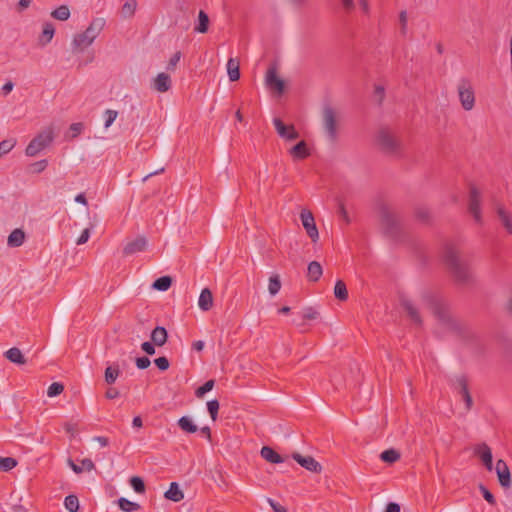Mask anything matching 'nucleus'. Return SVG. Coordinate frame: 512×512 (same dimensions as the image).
<instances>
[{"instance_id":"56","label":"nucleus","mask_w":512,"mask_h":512,"mask_svg":"<svg viewBox=\"0 0 512 512\" xmlns=\"http://www.w3.org/2000/svg\"><path fill=\"white\" fill-rule=\"evenodd\" d=\"M338 215L339 217L346 223V224H349L350 223V218L348 216V213H347V210L345 208V205L342 201H339L338 202Z\"/></svg>"},{"instance_id":"63","label":"nucleus","mask_w":512,"mask_h":512,"mask_svg":"<svg viewBox=\"0 0 512 512\" xmlns=\"http://www.w3.org/2000/svg\"><path fill=\"white\" fill-rule=\"evenodd\" d=\"M385 512H400V505L395 502H390L386 505Z\"/></svg>"},{"instance_id":"43","label":"nucleus","mask_w":512,"mask_h":512,"mask_svg":"<svg viewBox=\"0 0 512 512\" xmlns=\"http://www.w3.org/2000/svg\"><path fill=\"white\" fill-rule=\"evenodd\" d=\"M415 217L421 221V222H424V223H427L429 222L430 220V211L428 208L424 207V206H418L415 208Z\"/></svg>"},{"instance_id":"15","label":"nucleus","mask_w":512,"mask_h":512,"mask_svg":"<svg viewBox=\"0 0 512 512\" xmlns=\"http://www.w3.org/2000/svg\"><path fill=\"white\" fill-rule=\"evenodd\" d=\"M147 247V239L144 236H138L134 240L128 242L123 248V254L125 256L133 255L138 252H142Z\"/></svg>"},{"instance_id":"33","label":"nucleus","mask_w":512,"mask_h":512,"mask_svg":"<svg viewBox=\"0 0 512 512\" xmlns=\"http://www.w3.org/2000/svg\"><path fill=\"white\" fill-rule=\"evenodd\" d=\"M334 295L340 301H346L348 299V291L344 281L338 280L335 283Z\"/></svg>"},{"instance_id":"52","label":"nucleus","mask_w":512,"mask_h":512,"mask_svg":"<svg viewBox=\"0 0 512 512\" xmlns=\"http://www.w3.org/2000/svg\"><path fill=\"white\" fill-rule=\"evenodd\" d=\"M180 59H181V52L180 51L175 52L172 55V57L170 58L166 69L168 71H174L176 69V66H177L178 62L180 61Z\"/></svg>"},{"instance_id":"46","label":"nucleus","mask_w":512,"mask_h":512,"mask_svg":"<svg viewBox=\"0 0 512 512\" xmlns=\"http://www.w3.org/2000/svg\"><path fill=\"white\" fill-rule=\"evenodd\" d=\"M48 166V161L46 159H42L40 161L34 162L29 165V172L33 174H38L43 172Z\"/></svg>"},{"instance_id":"24","label":"nucleus","mask_w":512,"mask_h":512,"mask_svg":"<svg viewBox=\"0 0 512 512\" xmlns=\"http://www.w3.org/2000/svg\"><path fill=\"white\" fill-rule=\"evenodd\" d=\"M25 233L22 229H14L7 239V244L9 247H19L24 243Z\"/></svg>"},{"instance_id":"28","label":"nucleus","mask_w":512,"mask_h":512,"mask_svg":"<svg viewBox=\"0 0 512 512\" xmlns=\"http://www.w3.org/2000/svg\"><path fill=\"white\" fill-rule=\"evenodd\" d=\"M402 306L403 308L405 309V311L407 312V314L409 315V317L411 318L412 321H414L416 324H421L422 323V320H421V317L419 315V312L418 310L416 309V307L413 305V303L409 300H403L402 301Z\"/></svg>"},{"instance_id":"8","label":"nucleus","mask_w":512,"mask_h":512,"mask_svg":"<svg viewBox=\"0 0 512 512\" xmlns=\"http://www.w3.org/2000/svg\"><path fill=\"white\" fill-rule=\"evenodd\" d=\"M300 218L307 235L310 237L312 242H317L319 239V233L312 212L307 209H303L300 213Z\"/></svg>"},{"instance_id":"31","label":"nucleus","mask_w":512,"mask_h":512,"mask_svg":"<svg viewBox=\"0 0 512 512\" xmlns=\"http://www.w3.org/2000/svg\"><path fill=\"white\" fill-rule=\"evenodd\" d=\"M172 285V278L170 276H162L157 278L152 287L158 291H167Z\"/></svg>"},{"instance_id":"3","label":"nucleus","mask_w":512,"mask_h":512,"mask_svg":"<svg viewBox=\"0 0 512 512\" xmlns=\"http://www.w3.org/2000/svg\"><path fill=\"white\" fill-rule=\"evenodd\" d=\"M322 122L328 139L335 143L338 139V112L331 105H325L322 109Z\"/></svg>"},{"instance_id":"40","label":"nucleus","mask_w":512,"mask_h":512,"mask_svg":"<svg viewBox=\"0 0 512 512\" xmlns=\"http://www.w3.org/2000/svg\"><path fill=\"white\" fill-rule=\"evenodd\" d=\"M136 7H137L136 0H129V1L125 2L121 9V13H122L123 17H125V18L132 17L135 13Z\"/></svg>"},{"instance_id":"59","label":"nucleus","mask_w":512,"mask_h":512,"mask_svg":"<svg viewBox=\"0 0 512 512\" xmlns=\"http://www.w3.org/2000/svg\"><path fill=\"white\" fill-rule=\"evenodd\" d=\"M83 130V124L82 123H73L70 125V131L72 132V137H77Z\"/></svg>"},{"instance_id":"55","label":"nucleus","mask_w":512,"mask_h":512,"mask_svg":"<svg viewBox=\"0 0 512 512\" xmlns=\"http://www.w3.org/2000/svg\"><path fill=\"white\" fill-rule=\"evenodd\" d=\"M318 311L313 307H307L303 311V319L304 320H314L318 317Z\"/></svg>"},{"instance_id":"12","label":"nucleus","mask_w":512,"mask_h":512,"mask_svg":"<svg viewBox=\"0 0 512 512\" xmlns=\"http://www.w3.org/2000/svg\"><path fill=\"white\" fill-rule=\"evenodd\" d=\"M475 456L479 457L483 462L484 466L488 471H491L493 468V456L491 448L486 443L478 444L474 447Z\"/></svg>"},{"instance_id":"6","label":"nucleus","mask_w":512,"mask_h":512,"mask_svg":"<svg viewBox=\"0 0 512 512\" xmlns=\"http://www.w3.org/2000/svg\"><path fill=\"white\" fill-rule=\"evenodd\" d=\"M379 214L385 233L390 236L396 235L400 227L398 217L390 210L386 204L380 205Z\"/></svg>"},{"instance_id":"34","label":"nucleus","mask_w":512,"mask_h":512,"mask_svg":"<svg viewBox=\"0 0 512 512\" xmlns=\"http://www.w3.org/2000/svg\"><path fill=\"white\" fill-rule=\"evenodd\" d=\"M178 426L187 433H195L198 430L197 426L187 416H183L178 420Z\"/></svg>"},{"instance_id":"62","label":"nucleus","mask_w":512,"mask_h":512,"mask_svg":"<svg viewBox=\"0 0 512 512\" xmlns=\"http://www.w3.org/2000/svg\"><path fill=\"white\" fill-rule=\"evenodd\" d=\"M81 464H82V468L83 469H86L87 471H91L95 468V465L93 463V461L89 458H85L81 461Z\"/></svg>"},{"instance_id":"48","label":"nucleus","mask_w":512,"mask_h":512,"mask_svg":"<svg viewBox=\"0 0 512 512\" xmlns=\"http://www.w3.org/2000/svg\"><path fill=\"white\" fill-rule=\"evenodd\" d=\"M64 390V385L60 382H53L47 390V395L49 397H56L60 395Z\"/></svg>"},{"instance_id":"22","label":"nucleus","mask_w":512,"mask_h":512,"mask_svg":"<svg viewBox=\"0 0 512 512\" xmlns=\"http://www.w3.org/2000/svg\"><path fill=\"white\" fill-rule=\"evenodd\" d=\"M260 454H261L262 458H264L267 462H270L273 464H279V463L284 462V458L271 447H268V446L262 447Z\"/></svg>"},{"instance_id":"18","label":"nucleus","mask_w":512,"mask_h":512,"mask_svg":"<svg viewBox=\"0 0 512 512\" xmlns=\"http://www.w3.org/2000/svg\"><path fill=\"white\" fill-rule=\"evenodd\" d=\"M172 81L167 73H159L153 80L152 88L160 93H165L170 90Z\"/></svg>"},{"instance_id":"51","label":"nucleus","mask_w":512,"mask_h":512,"mask_svg":"<svg viewBox=\"0 0 512 512\" xmlns=\"http://www.w3.org/2000/svg\"><path fill=\"white\" fill-rule=\"evenodd\" d=\"M479 489L482 492V495H483L484 499L490 505H495L496 504V499H495L494 495L483 484L479 485Z\"/></svg>"},{"instance_id":"14","label":"nucleus","mask_w":512,"mask_h":512,"mask_svg":"<svg viewBox=\"0 0 512 512\" xmlns=\"http://www.w3.org/2000/svg\"><path fill=\"white\" fill-rule=\"evenodd\" d=\"M496 473L499 479V483L503 488H509L511 486V474L506 462L499 459L496 462Z\"/></svg>"},{"instance_id":"5","label":"nucleus","mask_w":512,"mask_h":512,"mask_svg":"<svg viewBox=\"0 0 512 512\" xmlns=\"http://www.w3.org/2000/svg\"><path fill=\"white\" fill-rule=\"evenodd\" d=\"M53 141L52 130H45L35 136L27 145L25 153L27 156H36Z\"/></svg>"},{"instance_id":"45","label":"nucleus","mask_w":512,"mask_h":512,"mask_svg":"<svg viewBox=\"0 0 512 512\" xmlns=\"http://www.w3.org/2000/svg\"><path fill=\"white\" fill-rule=\"evenodd\" d=\"M214 385L215 381L213 379L206 381L202 386L195 390V396L197 398H202L207 392L213 389Z\"/></svg>"},{"instance_id":"30","label":"nucleus","mask_w":512,"mask_h":512,"mask_svg":"<svg viewBox=\"0 0 512 512\" xmlns=\"http://www.w3.org/2000/svg\"><path fill=\"white\" fill-rule=\"evenodd\" d=\"M400 457H401L400 452L393 448L387 449L380 454V459L383 462H386L389 464L395 463L396 461H398L400 459Z\"/></svg>"},{"instance_id":"42","label":"nucleus","mask_w":512,"mask_h":512,"mask_svg":"<svg viewBox=\"0 0 512 512\" xmlns=\"http://www.w3.org/2000/svg\"><path fill=\"white\" fill-rule=\"evenodd\" d=\"M17 141L14 138L5 139L0 142V158L9 153L16 145Z\"/></svg>"},{"instance_id":"35","label":"nucleus","mask_w":512,"mask_h":512,"mask_svg":"<svg viewBox=\"0 0 512 512\" xmlns=\"http://www.w3.org/2000/svg\"><path fill=\"white\" fill-rule=\"evenodd\" d=\"M54 32H55L54 26L51 23H45L43 26L42 35L40 37L41 43L43 45L48 44L52 40V38L54 36Z\"/></svg>"},{"instance_id":"32","label":"nucleus","mask_w":512,"mask_h":512,"mask_svg":"<svg viewBox=\"0 0 512 512\" xmlns=\"http://www.w3.org/2000/svg\"><path fill=\"white\" fill-rule=\"evenodd\" d=\"M117 503L119 508L124 512H133L141 508L138 503L132 502L124 497L119 498Z\"/></svg>"},{"instance_id":"16","label":"nucleus","mask_w":512,"mask_h":512,"mask_svg":"<svg viewBox=\"0 0 512 512\" xmlns=\"http://www.w3.org/2000/svg\"><path fill=\"white\" fill-rule=\"evenodd\" d=\"M431 310L436 318L442 322H448L450 319L449 309L446 303L441 300L434 299L431 302Z\"/></svg>"},{"instance_id":"38","label":"nucleus","mask_w":512,"mask_h":512,"mask_svg":"<svg viewBox=\"0 0 512 512\" xmlns=\"http://www.w3.org/2000/svg\"><path fill=\"white\" fill-rule=\"evenodd\" d=\"M64 506L69 512H77L79 510V500L76 495H68L64 499Z\"/></svg>"},{"instance_id":"10","label":"nucleus","mask_w":512,"mask_h":512,"mask_svg":"<svg viewBox=\"0 0 512 512\" xmlns=\"http://www.w3.org/2000/svg\"><path fill=\"white\" fill-rule=\"evenodd\" d=\"M480 192L474 185H471L469 192L468 210L472 214L477 223L482 222L481 207H480Z\"/></svg>"},{"instance_id":"64","label":"nucleus","mask_w":512,"mask_h":512,"mask_svg":"<svg viewBox=\"0 0 512 512\" xmlns=\"http://www.w3.org/2000/svg\"><path fill=\"white\" fill-rule=\"evenodd\" d=\"M105 396L107 399H115L119 396V391L111 387L106 391Z\"/></svg>"},{"instance_id":"29","label":"nucleus","mask_w":512,"mask_h":512,"mask_svg":"<svg viewBox=\"0 0 512 512\" xmlns=\"http://www.w3.org/2000/svg\"><path fill=\"white\" fill-rule=\"evenodd\" d=\"M497 215L507 232L512 234V220L509 213L502 206H498Z\"/></svg>"},{"instance_id":"36","label":"nucleus","mask_w":512,"mask_h":512,"mask_svg":"<svg viewBox=\"0 0 512 512\" xmlns=\"http://www.w3.org/2000/svg\"><path fill=\"white\" fill-rule=\"evenodd\" d=\"M119 374H120V369H119L118 365L107 367L105 370L106 383L109 385L113 384L116 381Z\"/></svg>"},{"instance_id":"1","label":"nucleus","mask_w":512,"mask_h":512,"mask_svg":"<svg viewBox=\"0 0 512 512\" xmlns=\"http://www.w3.org/2000/svg\"><path fill=\"white\" fill-rule=\"evenodd\" d=\"M443 257L445 264L458 283L466 284L471 280L472 275L468 265L460 260L458 251L452 244L445 246Z\"/></svg>"},{"instance_id":"25","label":"nucleus","mask_w":512,"mask_h":512,"mask_svg":"<svg viewBox=\"0 0 512 512\" xmlns=\"http://www.w3.org/2000/svg\"><path fill=\"white\" fill-rule=\"evenodd\" d=\"M322 266L318 261H312L308 264L307 277L310 281L316 282L322 276Z\"/></svg>"},{"instance_id":"41","label":"nucleus","mask_w":512,"mask_h":512,"mask_svg":"<svg viewBox=\"0 0 512 512\" xmlns=\"http://www.w3.org/2000/svg\"><path fill=\"white\" fill-rule=\"evenodd\" d=\"M17 466V460L12 457H0V471L8 472Z\"/></svg>"},{"instance_id":"27","label":"nucleus","mask_w":512,"mask_h":512,"mask_svg":"<svg viewBox=\"0 0 512 512\" xmlns=\"http://www.w3.org/2000/svg\"><path fill=\"white\" fill-rule=\"evenodd\" d=\"M165 497L171 501L179 502L184 498V494L179 489L178 484L176 482H172L169 489L165 492Z\"/></svg>"},{"instance_id":"57","label":"nucleus","mask_w":512,"mask_h":512,"mask_svg":"<svg viewBox=\"0 0 512 512\" xmlns=\"http://www.w3.org/2000/svg\"><path fill=\"white\" fill-rule=\"evenodd\" d=\"M135 363L137 368L141 370L148 368L151 364L150 359L146 356L136 358Z\"/></svg>"},{"instance_id":"47","label":"nucleus","mask_w":512,"mask_h":512,"mask_svg":"<svg viewBox=\"0 0 512 512\" xmlns=\"http://www.w3.org/2000/svg\"><path fill=\"white\" fill-rule=\"evenodd\" d=\"M268 289L271 295H275L279 292L281 289V282L278 275L270 277Z\"/></svg>"},{"instance_id":"7","label":"nucleus","mask_w":512,"mask_h":512,"mask_svg":"<svg viewBox=\"0 0 512 512\" xmlns=\"http://www.w3.org/2000/svg\"><path fill=\"white\" fill-rule=\"evenodd\" d=\"M458 96L464 110L470 111L475 105V93L468 79H461L458 84Z\"/></svg>"},{"instance_id":"49","label":"nucleus","mask_w":512,"mask_h":512,"mask_svg":"<svg viewBox=\"0 0 512 512\" xmlns=\"http://www.w3.org/2000/svg\"><path fill=\"white\" fill-rule=\"evenodd\" d=\"M207 409L210 414V417L213 421L217 419L218 411H219V402L218 400L214 399L207 402Z\"/></svg>"},{"instance_id":"39","label":"nucleus","mask_w":512,"mask_h":512,"mask_svg":"<svg viewBox=\"0 0 512 512\" xmlns=\"http://www.w3.org/2000/svg\"><path fill=\"white\" fill-rule=\"evenodd\" d=\"M51 16L57 20L65 21L70 17V10L68 6L61 5L52 11Z\"/></svg>"},{"instance_id":"50","label":"nucleus","mask_w":512,"mask_h":512,"mask_svg":"<svg viewBox=\"0 0 512 512\" xmlns=\"http://www.w3.org/2000/svg\"><path fill=\"white\" fill-rule=\"evenodd\" d=\"M407 12L405 10H402L399 13V23H400V33L405 36L407 34Z\"/></svg>"},{"instance_id":"11","label":"nucleus","mask_w":512,"mask_h":512,"mask_svg":"<svg viewBox=\"0 0 512 512\" xmlns=\"http://www.w3.org/2000/svg\"><path fill=\"white\" fill-rule=\"evenodd\" d=\"M266 84L271 89L277 92L278 95L284 93L285 83L277 76L275 67H270L266 73Z\"/></svg>"},{"instance_id":"4","label":"nucleus","mask_w":512,"mask_h":512,"mask_svg":"<svg viewBox=\"0 0 512 512\" xmlns=\"http://www.w3.org/2000/svg\"><path fill=\"white\" fill-rule=\"evenodd\" d=\"M377 143L381 151L387 155L398 156L401 154L399 140L388 129H381L378 132Z\"/></svg>"},{"instance_id":"60","label":"nucleus","mask_w":512,"mask_h":512,"mask_svg":"<svg viewBox=\"0 0 512 512\" xmlns=\"http://www.w3.org/2000/svg\"><path fill=\"white\" fill-rule=\"evenodd\" d=\"M90 237V230L89 229H84L81 233V235L79 236V238L77 239V245H82L84 243H86L88 241Z\"/></svg>"},{"instance_id":"20","label":"nucleus","mask_w":512,"mask_h":512,"mask_svg":"<svg viewBox=\"0 0 512 512\" xmlns=\"http://www.w3.org/2000/svg\"><path fill=\"white\" fill-rule=\"evenodd\" d=\"M198 305L202 311H209L213 307V295L209 288H204L201 291Z\"/></svg>"},{"instance_id":"21","label":"nucleus","mask_w":512,"mask_h":512,"mask_svg":"<svg viewBox=\"0 0 512 512\" xmlns=\"http://www.w3.org/2000/svg\"><path fill=\"white\" fill-rule=\"evenodd\" d=\"M168 333L162 326L155 327L151 332V341L156 346H163L167 342Z\"/></svg>"},{"instance_id":"26","label":"nucleus","mask_w":512,"mask_h":512,"mask_svg":"<svg viewBox=\"0 0 512 512\" xmlns=\"http://www.w3.org/2000/svg\"><path fill=\"white\" fill-rule=\"evenodd\" d=\"M5 357L11 361L12 363L18 364V365H24L26 364V359L23 356L21 350L17 347L10 348L5 352Z\"/></svg>"},{"instance_id":"13","label":"nucleus","mask_w":512,"mask_h":512,"mask_svg":"<svg viewBox=\"0 0 512 512\" xmlns=\"http://www.w3.org/2000/svg\"><path fill=\"white\" fill-rule=\"evenodd\" d=\"M292 457L298 464L308 471L314 473H320L322 471L321 464L311 456H302L299 453H294Z\"/></svg>"},{"instance_id":"58","label":"nucleus","mask_w":512,"mask_h":512,"mask_svg":"<svg viewBox=\"0 0 512 512\" xmlns=\"http://www.w3.org/2000/svg\"><path fill=\"white\" fill-rule=\"evenodd\" d=\"M155 345L153 342H144L141 344V349L148 355H154L155 354Z\"/></svg>"},{"instance_id":"9","label":"nucleus","mask_w":512,"mask_h":512,"mask_svg":"<svg viewBox=\"0 0 512 512\" xmlns=\"http://www.w3.org/2000/svg\"><path fill=\"white\" fill-rule=\"evenodd\" d=\"M273 124L278 135L286 141H293L300 137L293 124L286 125L280 118H274Z\"/></svg>"},{"instance_id":"61","label":"nucleus","mask_w":512,"mask_h":512,"mask_svg":"<svg viewBox=\"0 0 512 512\" xmlns=\"http://www.w3.org/2000/svg\"><path fill=\"white\" fill-rule=\"evenodd\" d=\"M268 503L270 504L274 512H288L284 506L280 505L279 503L275 502L270 498L268 499Z\"/></svg>"},{"instance_id":"54","label":"nucleus","mask_w":512,"mask_h":512,"mask_svg":"<svg viewBox=\"0 0 512 512\" xmlns=\"http://www.w3.org/2000/svg\"><path fill=\"white\" fill-rule=\"evenodd\" d=\"M154 363L161 371H166L170 366L169 360L165 356L156 358Z\"/></svg>"},{"instance_id":"2","label":"nucleus","mask_w":512,"mask_h":512,"mask_svg":"<svg viewBox=\"0 0 512 512\" xmlns=\"http://www.w3.org/2000/svg\"><path fill=\"white\" fill-rule=\"evenodd\" d=\"M104 24L105 22L103 19H94L84 32L74 36L73 46L79 50H83L90 46L103 29Z\"/></svg>"},{"instance_id":"53","label":"nucleus","mask_w":512,"mask_h":512,"mask_svg":"<svg viewBox=\"0 0 512 512\" xmlns=\"http://www.w3.org/2000/svg\"><path fill=\"white\" fill-rule=\"evenodd\" d=\"M104 115H105V128H108L115 121L118 113L115 110L108 109L105 111Z\"/></svg>"},{"instance_id":"23","label":"nucleus","mask_w":512,"mask_h":512,"mask_svg":"<svg viewBox=\"0 0 512 512\" xmlns=\"http://www.w3.org/2000/svg\"><path fill=\"white\" fill-rule=\"evenodd\" d=\"M227 73L229 80L234 82L240 78V63L236 58H229L227 61Z\"/></svg>"},{"instance_id":"19","label":"nucleus","mask_w":512,"mask_h":512,"mask_svg":"<svg viewBox=\"0 0 512 512\" xmlns=\"http://www.w3.org/2000/svg\"><path fill=\"white\" fill-rule=\"evenodd\" d=\"M456 381L460 388V393L463 397V400L466 404V409L470 410L473 405V400H472L471 394L468 389V381L465 376L458 377Z\"/></svg>"},{"instance_id":"17","label":"nucleus","mask_w":512,"mask_h":512,"mask_svg":"<svg viewBox=\"0 0 512 512\" xmlns=\"http://www.w3.org/2000/svg\"><path fill=\"white\" fill-rule=\"evenodd\" d=\"M289 154L294 161L304 160L311 155L307 143L302 140L289 149Z\"/></svg>"},{"instance_id":"37","label":"nucleus","mask_w":512,"mask_h":512,"mask_svg":"<svg viewBox=\"0 0 512 512\" xmlns=\"http://www.w3.org/2000/svg\"><path fill=\"white\" fill-rule=\"evenodd\" d=\"M198 18H199V23L195 27V31L199 32V33H206L208 31V26H209L208 15L203 10H200Z\"/></svg>"},{"instance_id":"44","label":"nucleus","mask_w":512,"mask_h":512,"mask_svg":"<svg viewBox=\"0 0 512 512\" xmlns=\"http://www.w3.org/2000/svg\"><path fill=\"white\" fill-rule=\"evenodd\" d=\"M130 485L136 493L142 494L145 492V483L139 476H133L130 478Z\"/></svg>"}]
</instances>
